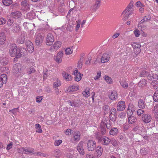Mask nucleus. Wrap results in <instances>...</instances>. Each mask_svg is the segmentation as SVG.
Instances as JSON below:
<instances>
[{"mask_svg":"<svg viewBox=\"0 0 158 158\" xmlns=\"http://www.w3.org/2000/svg\"><path fill=\"white\" fill-rule=\"evenodd\" d=\"M134 3L133 1H131L125 10L122 12L121 16L123 20H126L133 13V10L132 8L133 7Z\"/></svg>","mask_w":158,"mask_h":158,"instance_id":"f257e3e1","label":"nucleus"},{"mask_svg":"<svg viewBox=\"0 0 158 158\" xmlns=\"http://www.w3.org/2000/svg\"><path fill=\"white\" fill-rule=\"evenodd\" d=\"M10 54L12 57L16 56V58H18L23 54V53L21 52L20 49L19 48H17L15 44H12L10 45Z\"/></svg>","mask_w":158,"mask_h":158,"instance_id":"f03ea898","label":"nucleus"},{"mask_svg":"<svg viewBox=\"0 0 158 158\" xmlns=\"http://www.w3.org/2000/svg\"><path fill=\"white\" fill-rule=\"evenodd\" d=\"M23 67L20 63H17L15 64L13 66V71L14 73L18 75L17 76H20V74L22 73L23 71Z\"/></svg>","mask_w":158,"mask_h":158,"instance_id":"7ed1b4c3","label":"nucleus"},{"mask_svg":"<svg viewBox=\"0 0 158 158\" xmlns=\"http://www.w3.org/2000/svg\"><path fill=\"white\" fill-rule=\"evenodd\" d=\"M44 37V35L41 33H38L36 35L35 42L37 45H40L42 43Z\"/></svg>","mask_w":158,"mask_h":158,"instance_id":"20e7f679","label":"nucleus"},{"mask_svg":"<svg viewBox=\"0 0 158 158\" xmlns=\"http://www.w3.org/2000/svg\"><path fill=\"white\" fill-rule=\"evenodd\" d=\"M55 40L54 37L51 33L48 34L46 39V44L47 45H51L52 44Z\"/></svg>","mask_w":158,"mask_h":158,"instance_id":"39448f33","label":"nucleus"},{"mask_svg":"<svg viewBox=\"0 0 158 158\" xmlns=\"http://www.w3.org/2000/svg\"><path fill=\"white\" fill-rule=\"evenodd\" d=\"M63 54L64 53L63 51L59 52L56 56H54V59L55 61L58 63H61Z\"/></svg>","mask_w":158,"mask_h":158,"instance_id":"423d86ee","label":"nucleus"},{"mask_svg":"<svg viewBox=\"0 0 158 158\" xmlns=\"http://www.w3.org/2000/svg\"><path fill=\"white\" fill-rule=\"evenodd\" d=\"M96 147V143L92 140L88 141L87 144V149L89 151H93Z\"/></svg>","mask_w":158,"mask_h":158,"instance_id":"0eeeda50","label":"nucleus"},{"mask_svg":"<svg viewBox=\"0 0 158 158\" xmlns=\"http://www.w3.org/2000/svg\"><path fill=\"white\" fill-rule=\"evenodd\" d=\"M132 46L134 48V53L138 54L141 52V49L140 48L141 47V45L138 43H133L131 44Z\"/></svg>","mask_w":158,"mask_h":158,"instance_id":"6e6552de","label":"nucleus"},{"mask_svg":"<svg viewBox=\"0 0 158 158\" xmlns=\"http://www.w3.org/2000/svg\"><path fill=\"white\" fill-rule=\"evenodd\" d=\"M73 74L74 75V80L78 82L81 79L83 74H81L77 70H75L73 72Z\"/></svg>","mask_w":158,"mask_h":158,"instance_id":"1a4fd4ad","label":"nucleus"},{"mask_svg":"<svg viewBox=\"0 0 158 158\" xmlns=\"http://www.w3.org/2000/svg\"><path fill=\"white\" fill-rule=\"evenodd\" d=\"M110 139L106 136H103L100 138L98 139L99 142L104 145H108L110 142Z\"/></svg>","mask_w":158,"mask_h":158,"instance_id":"9d476101","label":"nucleus"},{"mask_svg":"<svg viewBox=\"0 0 158 158\" xmlns=\"http://www.w3.org/2000/svg\"><path fill=\"white\" fill-rule=\"evenodd\" d=\"M135 107L133 104L130 103L128 106L127 110V113L129 115H131L133 112L135 111Z\"/></svg>","mask_w":158,"mask_h":158,"instance_id":"9b49d317","label":"nucleus"},{"mask_svg":"<svg viewBox=\"0 0 158 158\" xmlns=\"http://www.w3.org/2000/svg\"><path fill=\"white\" fill-rule=\"evenodd\" d=\"M126 107L125 102L121 101L119 102L117 105V109L118 111H122Z\"/></svg>","mask_w":158,"mask_h":158,"instance_id":"f8f14e48","label":"nucleus"},{"mask_svg":"<svg viewBox=\"0 0 158 158\" xmlns=\"http://www.w3.org/2000/svg\"><path fill=\"white\" fill-rule=\"evenodd\" d=\"M152 119V117L149 114H143L142 115V120L146 123H148L150 122Z\"/></svg>","mask_w":158,"mask_h":158,"instance_id":"ddd939ff","label":"nucleus"},{"mask_svg":"<svg viewBox=\"0 0 158 158\" xmlns=\"http://www.w3.org/2000/svg\"><path fill=\"white\" fill-rule=\"evenodd\" d=\"M148 79L152 82V83L153 82L156 81L158 79V76L156 74L152 73V72L149 73L147 77Z\"/></svg>","mask_w":158,"mask_h":158,"instance_id":"4468645a","label":"nucleus"},{"mask_svg":"<svg viewBox=\"0 0 158 158\" xmlns=\"http://www.w3.org/2000/svg\"><path fill=\"white\" fill-rule=\"evenodd\" d=\"M26 45L27 51L30 53H32L34 49L32 43L30 41H27L26 43Z\"/></svg>","mask_w":158,"mask_h":158,"instance_id":"2eb2a0df","label":"nucleus"},{"mask_svg":"<svg viewBox=\"0 0 158 158\" xmlns=\"http://www.w3.org/2000/svg\"><path fill=\"white\" fill-rule=\"evenodd\" d=\"M83 142L80 141L78 144L77 147V151L81 155H83L85 153V152L83 147Z\"/></svg>","mask_w":158,"mask_h":158,"instance_id":"dca6fc26","label":"nucleus"},{"mask_svg":"<svg viewBox=\"0 0 158 158\" xmlns=\"http://www.w3.org/2000/svg\"><path fill=\"white\" fill-rule=\"evenodd\" d=\"M110 58L109 54L104 53L103 54L101 58V62L103 63L107 62L109 60Z\"/></svg>","mask_w":158,"mask_h":158,"instance_id":"f3484780","label":"nucleus"},{"mask_svg":"<svg viewBox=\"0 0 158 158\" xmlns=\"http://www.w3.org/2000/svg\"><path fill=\"white\" fill-rule=\"evenodd\" d=\"M81 134L80 132L76 131L73 134V140L75 142H77L80 139Z\"/></svg>","mask_w":158,"mask_h":158,"instance_id":"a211bd4d","label":"nucleus"},{"mask_svg":"<svg viewBox=\"0 0 158 158\" xmlns=\"http://www.w3.org/2000/svg\"><path fill=\"white\" fill-rule=\"evenodd\" d=\"M109 97L110 99L113 100H116L118 98L117 93L115 91H111Z\"/></svg>","mask_w":158,"mask_h":158,"instance_id":"6ab92c4d","label":"nucleus"},{"mask_svg":"<svg viewBox=\"0 0 158 158\" xmlns=\"http://www.w3.org/2000/svg\"><path fill=\"white\" fill-rule=\"evenodd\" d=\"M100 1L96 0L95 3L91 7V9L93 11H96L100 7Z\"/></svg>","mask_w":158,"mask_h":158,"instance_id":"aec40b11","label":"nucleus"},{"mask_svg":"<svg viewBox=\"0 0 158 158\" xmlns=\"http://www.w3.org/2000/svg\"><path fill=\"white\" fill-rule=\"evenodd\" d=\"M68 102L70 106L75 107H79L81 105V103L75 100H72V101L69 100Z\"/></svg>","mask_w":158,"mask_h":158,"instance_id":"412c9836","label":"nucleus"},{"mask_svg":"<svg viewBox=\"0 0 158 158\" xmlns=\"http://www.w3.org/2000/svg\"><path fill=\"white\" fill-rule=\"evenodd\" d=\"M62 75L64 78L68 81H70L72 80V78L71 75L68 73H67L65 71L63 72Z\"/></svg>","mask_w":158,"mask_h":158,"instance_id":"4be33fe9","label":"nucleus"},{"mask_svg":"<svg viewBox=\"0 0 158 158\" xmlns=\"http://www.w3.org/2000/svg\"><path fill=\"white\" fill-rule=\"evenodd\" d=\"M134 130L136 131V132L138 134H140L142 131H144V127L142 124L140 126H136Z\"/></svg>","mask_w":158,"mask_h":158,"instance_id":"5701e85b","label":"nucleus"},{"mask_svg":"<svg viewBox=\"0 0 158 158\" xmlns=\"http://www.w3.org/2000/svg\"><path fill=\"white\" fill-rule=\"evenodd\" d=\"M103 151V148L101 146H99L97 147L96 150V152L98 157H100L102 155Z\"/></svg>","mask_w":158,"mask_h":158,"instance_id":"b1692460","label":"nucleus"},{"mask_svg":"<svg viewBox=\"0 0 158 158\" xmlns=\"http://www.w3.org/2000/svg\"><path fill=\"white\" fill-rule=\"evenodd\" d=\"M6 39L5 34L3 33H0V45L4 44Z\"/></svg>","mask_w":158,"mask_h":158,"instance_id":"393cba45","label":"nucleus"},{"mask_svg":"<svg viewBox=\"0 0 158 158\" xmlns=\"http://www.w3.org/2000/svg\"><path fill=\"white\" fill-rule=\"evenodd\" d=\"M12 31L15 33H17L19 32L20 30V27L19 25L15 23L14 24L12 27Z\"/></svg>","mask_w":158,"mask_h":158,"instance_id":"a878e982","label":"nucleus"},{"mask_svg":"<svg viewBox=\"0 0 158 158\" xmlns=\"http://www.w3.org/2000/svg\"><path fill=\"white\" fill-rule=\"evenodd\" d=\"M78 89V86L72 85L69 87L66 90L68 92H73L77 91Z\"/></svg>","mask_w":158,"mask_h":158,"instance_id":"bb28decb","label":"nucleus"},{"mask_svg":"<svg viewBox=\"0 0 158 158\" xmlns=\"http://www.w3.org/2000/svg\"><path fill=\"white\" fill-rule=\"evenodd\" d=\"M26 36V32H23L22 33L20 36L19 38V40L20 43L22 44L25 41Z\"/></svg>","mask_w":158,"mask_h":158,"instance_id":"cd10ccee","label":"nucleus"},{"mask_svg":"<svg viewBox=\"0 0 158 158\" xmlns=\"http://www.w3.org/2000/svg\"><path fill=\"white\" fill-rule=\"evenodd\" d=\"M118 133V129L116 127H113L110 131V135L113 136L117 135Z\"/></svg>","mask_w":158,"mask_h":158,"instance_id":"c85d7f7f","label":"nucleus"},{"mask_svg":"<svg viewBox=\"0 0 158 158\" xmlns=\"http://www.w3.org/2000/svg\"><path fill=\"white\" fill-rule=\"evenodd\" d=\"M61 84L60 81L58 79H55L53 82V87L56 88L60 86Z\"/></svg>","mask_w":158,"mask_h":158,"instance_id":"c756f323","label":"nucleus"},{"mask_svg":"<svg viewBox=\"0 0 158 158\" xmlns=\"http://www.w3.org/2000/svg\"><path fill=\"white\" fill-rule=\"evenodd\" d=\"M11 16L15 18H19L21 15V13L19 11H15L12 12L11 14Z\"/></svg>","mask_w":158,"mask_h":158,"instance_id":"7c9ffc66","label":"nucleus"},{"mask_svg":"<svg viewBox=\"0 0 158 158\" xmlns=\"http://www.w3.org/2000/svg\"><path fill=\"white\" fill-rule=\"evenodd\" d=\"M61 45V43L60 41H56L53 45V48L54 49L57 50L60 48Z\"/></svg>","mask_w":158,"mask_h":158,"instance_id":"2f4dec72","label":"nucleus"},{"mask_svg":"<svg viewBox=\"0 0 158 158\" xmlns=\"http://www.w3.org/2000/svg\"><path fill=\"white\" fill-rule=\"evenodd\" d=\"M136 118L133 116L129 115L128 117V120L129 123L132 124L135 123L136 121Z\"/></svg>","mask_w":158,"mask_h":158,"instance_id":"473e14b6","label":"nucleus"},{"mask_svg":"<svg viewBox=\"0 0 158 158\" xmlns=\"http://www.w3.org/2000/svg\"><path fill=\"white\" fill-rule=\"evenodd\" d=\"M89 89L88 88H86L84 91H83L82 92L85 98L88 97L90 95V93L89 92Z\"/></svg>","mask_w":158,"mask_h":158,"instance_id":"72a5a7b5","label":"nucleus"},{"mask_svg":"<svg viewBox=\"0 0 158 158\" xmlns=\"http://www.w3.org/2000/svg\"><path fill=\"white\" fill-rule=\"evenodd\" d=\"M103 78L107 84H111L112 83V80L111 78L109 76L105 75L104 76Z\"/></svg>","mask_w":158,"mask_h":158,"instance_id":"f704fd0d","label":"nucleus"},{"mask_svg":"<svg viewBox=\"0 0 158 158\" xmlns=\"http://www.w3.org/2000/svg\"><path fill=\"white\" fill-rule=\"evenodd\" d=\"M151 18V17L150 15L145 16L143 17V19L140 21V23H143L144 22H147L150 20Z\"/></svg>","mask_w":158,"mask_h":158,"instance_id":"c9c22d12","label":"nucleus"},{"mask_svg":"<svg viewBox=\"0 0 158 158\" xmlns=\"http://www.w3.org/2000/svg\"><path fill=\"white\" fill-rule=\"evenodd\" d=\"M121 86L124 88L127 89L128 86V84L124 80H122L120 82Z\"/></svg>","mask_w":158,"mask_h":158,"instance_id":"e433bc0d","label":"nucleus"},{"mask_svg":"<svg viewBox=\"0 0 158 158\" xmlns=\"http://www.w3.org/2000/svg\"><path fill=\"white\" fill-rule=\"evenodd\" d=\"M35 128L36 129V132L38 133H42V130L40 125L39 123H36L35 124Z\"/></svg>","mask_w":158,"mask_h":158,"instance_id":"4c0bfd02","label":"nucleus"},{"mask_svg":"<svg viewBox=\"0 0 158 158\" xmlns=\"http://www.w3.org/2000/svg\"><path fill=\"white\" fill-rule=\"evenodd\" d=\"M110 142L111 144L114 147H116L118 146V144L120 143L117 142V140L114 139L113 138L110 139Z\"/></svg>","mask_w":158,"mask_h":158,"instance_id":"58836bf2","label":"nucleus"},{"mask_svg":"<svg viewBox=\"0 0 158 158\" xmlns=\"http://www.w3.org/2000/svg\"><path fill=\"white\" fill-rule=\"evenodd\" d=\"M3 4L6 6H9L12 3V0H2Z\"/></svg>","mask_w":158,"mask_h":158,"instance_id":"ea45409f","label":"nucleus"},{"mask_svg":"<svg viewBox=\"0 0 158 158\" xmlns=\"http://www.w3.org/2000/svg\"><path fill=\"white\" fill-rule=\"evenodd\" d=\"M7 79V77L6 74H3L1 75L0 80H2L3 83L6 82Z\"/></svg>","mask_w":158,"mask_h":158,"instance_id":"a19ab883","label":"nucleus"},{"mask_svg":"<svg viewBox=\"0 0 158 158\" xmlns=\"http://www.w3.org/2000/svg\"><path fill=\"white\" fill-rule=\"evenodd\" d=\"M147 81L144 79L141 80L138 83V85L139 87L144 86L146 84Z\"/></svg>","mask_w":158,"mask_h":158,"instance_id":"79ce46f5","label":"nucleus"},{"mask_svg":"<svg viewBox=\"0 0 158 158\" xmlns=\"http://www.w3.org/2000/svg\"><path fill=\"white\" fill-rule=\"evenodd\" d=\"M73 52V50L72 48H66L65 50V52L66 55H69L71 54Z\"/></svg>","mask_w":158,"mask_h":158,"instance_id":"37998d69","label":"nucleus"},{"mask_svg":"<svg viewBox=\"0 0 158 158\" xmlns=\"http://www.w3.org/2000/svg\"><path fill=\"white\" fill-rule=\"evenodd\" d=\"M138 106L140 108H143L144 107V102L142 100H140L138 102Z\"/></svg>","mask_w":158,"mask_h":158,"instance_id":"c03bdc74","label":"nucleus"},{"mask_svg":"<svg viewBox=\"0 0 158 158\" xmlns=\"http://www.w3.org/2000/svg\"><path fill=\"white\" fill-rule=\"evenodd\" d=\"M153 99L155 102H157L158 100V91H156L154 93Z\"/></svg>","mask_w":158,"mask_h":158,"instance_id":"a18cd8bd","label":"nucleus"},{"mask_svg":"<svg viewBox=\"0 0 158 158\" xmlns=\"http://www.w3.org/2000/svg\"><path fill=\"white\" fill-rule=\"evenodd\" d=\"M35 71V70L33 67H31L27 69V73L29 74H30L34 73Z\"/></svg>","mask_w":158,"mask_h":158,"instance_id":"49530a36","label":"nucleus"},{"mask_svg":"<svg viewBox=\"0 0 158 158\" xmlns=\"http://www.w3.org/2000/svg\"><path fill=\"white\" fill-rule=\"evenodd\" d=\"M149 74V73H148L145 70L143 71L140 74V76L142 77H145L148 76V75Z\"/></svg>","mask_w":158,"mask_h":158,"instance_id":"de8ad7c7","label":"nucleus"},{"mask_svg":"<svg viewBox=\"0 0 158 158\" xmlns=\"http://www.w3.org/2000/svg\"><path fill=\"white\" fill-rule=\"evenodd\" d=\"M134 33L135 36L137 37H139L140 34L139 30L137 29H135V30L134 31Z\"/></svg>","mask_w":158,"mask_h":158,"instance_id":"09e8293b","label":"nucleus"},{"mask_svg":"<svg viewBox=\"0 0 158 158\" xmlns=\"http://www.w3.org/2000/svg\"><path fill=\"white\" fill-rule=\"evenodd\" d=\"M62 142V141L61 139L56 140L54 143V145L55 146H58L60 145Z\"/></svg>","mask_w":158,"mask_h":158,"instance_id":"8fccbe9b","label":"nucleus"},{"mask_svg":"<svg viewBox=\"0 0 158 158\" xmlns=\"http://www.w3.org/2000/svg\"><path fill=\"white\" fill-rule=\"evenodd\" d=\"M135 6L137 7H144L145 6L140 1H138L135 3Z\"/></svg>","mask_w":158,"mask_h":158,"instance_id":"3c124183","label":"nucleus"},{"mask_svg":"<svg viewBox=\"0 0 158 158\" xmlns=\"http://www.w3.org/2000/svg\"><path fill=\"white\" fill-rule=\"evenodd\" d=\"M158 104H156L154 106L153 112V113H156V114L158 115Z\"/></svg>","mask_w":158,"mask_h":158,"instance_id":"603ef678","label":"nucleus"},{"mask_svg":"<svg viewBox=\"0 0 158 158\" xmlns=\"http://www.w3.org/2000/svg\"><path fill=\"white\" fill-rule=\"evenodd\" d=\"M101 72L100 71H99L97 73V75L94 77V79L96 81L98 80L101 77Z\"/></svg>","mask_w":158,"mask_h":158,"instance_id":"864d4df0","label":"nucleus"},{"mask_svg":"<svg viewBox=\"0 0 158 158\" xmlns=\"http://www.w3.org/2000/svg\"><path fill=\"white\" fill-rule=\"evenodd\" d=\"M126 114L125 112H121L118 115V117L120 118H124L126 117Z\"/></svg>","mask_w":158,"mask_h":158,"instance_id":"5fc2aeb1","label":"nucleus"},{"mask_svg":"<svg viewBox=\"0 0 158 158\" xmlns=\"http://www.w3.org/2000/svg\"><path fill=\"white\" fill-rule=\"evenodd\" d=\"M116 114L110 115V118L112 121H115L116 120Z\"/></svg>","mask_w":158,"mask_h":158,"instance_id":"6e6d98bb","label":"nucleus"},{"mask_svg":"<svg viewBox=\"0 0 158 158\" xmlns=\"http://www.w3.org/2000/svg\"><path fill=\"white\" fill-rule=\"evenodd\" d=\"M36 98V102L38 103H40L43 98V97L42 96H37Z\"/></svg>","mask_w":158,"mask_h":158,"instance_id":"4d7b16f0","label":"nucleus"},{"mask_svg":"<svg viewBox=\"0 0 158 158\" xmlns=\"http://www.w3.org/2000/svg\"><path fill=\"white\" fill-rule=\"evenodd\" d=\"M153 88L156 89V91H158V81H156L154 83L153 82L152 83Z\"/></svg>","mask_w":158,"mask_h":158,"instance_id":"13d9d810","label":"nucleus"},{"mask_svg":"<svg viewBox=\"0 0 158 158\" xmlns=\"http://www.w3.org/2000/svg\"><path fill=\"white\" fill-rule=\"evenodd\" d=\"M116 109L114 108H112L110 110V115L115 114H116Z\"/></svg>","mask_w":158,"mask_h":158,"instance_id":"bf43d9fd","label":"nucleus"},{"mask_svg":"<svg viewBox=\"0 0 158 158\" xmlns=\"http://www.w3.org/2000/svg\"><path fill=\"white\" fill-rule=\"evenodd\" d=\"M14 21L12 19H8L7 22V24L8 26H10L14 23Z\"/></svg>","mask_w":158,"mask_h":158,"instance_id":"052dcab7","label":"nucleus"},{"mask_svg":"<svg viewBox=\"0 0 158 158\" xmlns=\"http://www.w3.org/2000/svg\"><path fill=\"white\" fill-rule=\"evenodd\" d=\"M77 24L76 27V31H77L78 30L80 26L81 21L80 20H78L77 21Z\"/></svg>","mask_w":158,"mask_h":158,"instance_id":"680f3d73","label":"nucleus"},{"mask_svg":"<svg viewBox=\"0 0 158 158\" xmlns=\"http://www.w3.org/2000/svg\"><path fill=\"white\" fill-rule=\"evenodd\" d=\"M34 13H29L27 14V17L29 19L32 18L34 16Z\"/></svg>","mask_w":158,"mask_h":158,"instance_id":"e2e57ef3","label":"nucleus"},{"mask_svg":"<svg viewBox=\"0 0 158 158\" xmlns=\"http://www.w3.org/2000/svg\"><path fill=\"white\" fill-rule=\"evenodd\" d=\"M6 23V20L5 19L2 18H0V25H2L5 24Z\"/></svg>","mask_w":158,"mask_h":158,"instance_id":"0e129e2a","label":"nucleus"},{"mask_svg":"<svg viewBox=\"0 0 158 158\" xmlns=\"http://www.w3.org/2000/svg\"><path fill=\"white\" fill-rule=\"evenodd\" d=\"M13 145V143L12 142H10V143L8 144L6 147V149L7 150H9L12 147V146Z\"/></svg>","mask_w":158,"mask_h":158,"instance_id":"69168bd1","label":"nucleus"},{"mask_svg":"<svg viewBox=\"0 0 158 158\" xmlns=\"http://www.w3.org/2000/svg\"><path fill=\"white\" fill-rule=\"evenodd\" d=\"M1 63L2 65H5L7 64V61L6 59H2L1 60Z\"/></svg>","mask_w":158,"mask_h":158,"instance_id":"338daca9","label":"nucleus"},{"mask_svg":"<svg viewBox=\"0 0 158 158\" xmlns=\"http://www.w3.org/2000/svg\"><path fill=\"white\" fill-rule=\"evenodd\" d=\"M67 29L68 30L70 31H72L73 29V27L70 25L68 24L67 25Z\"/></svg>","mask_w":158,"mask_h":158,"instance_id":"774afa93","label":"nucleus"}]
</instances>
